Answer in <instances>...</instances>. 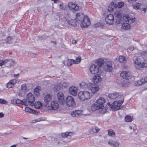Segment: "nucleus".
Listing matches in <instances>:
<instances>
[{"label":"nucleus","mask_w":147,"mask_h":147,"mask_svg":"<svg viewBox=\"0 0 147 147\" xmlns=\"http://www.w3.org/2000/svg\"><path fill=\"white\" fill-rule=\"evenodd\" d=\"M105 99L103 97H100L96 102L93 104L91 107V109L93 111H94L96 110L99 109L104 107V104L105 102Z\"/></svg>","instance_id":"f257e3e1"},{"label":"nucleus","mask_w":147,"mask_h":147,"mask_svg":"<svg viewBox=\"0 0 147 147\" xmlns=\"http://www.w3.org/2000/svg\"><path fill=\"white\" fill-rule=\"evenodd\" d=\"M78 97L81 100H85L90 99L92 96V94L88 91H80L78 94Z\"/></svg>","instance_id":"f03ea898"},{"label":"nucleus","mask_w":147,"mask_h":147,"mask_svg":"<svg viewBox=\"0 0 147 147\" xmlns=\"http://www.w3.org/2000/svg\"><path fill=\"white\" fill-rule=\"evenodd\" d=\"M124 100V98L122 97V99L121 101H116L111 105V108L115 111L117 110L120 109V107L122 103Z\"/></svg>","instance_id":"7ed1b4c3"},{"label":"nucleus","mask_w":147,"mask_h":147,"mask_svg":"<svg viewBox=\"0 0 147 147\" xmlns=\"http://www.w3.org/2000/svg\"><path fill=\"white\" fill-rule=\"evenodd\" d=\"M66 104L68 107H74L76 105L74 99L71 96H68L66 99Z\"/></svg>","instance_id":"20e7f679"},{"label":"nucleus","mask_w":147,"mask_h":147,"mask_svg":"<svg viewBox=\"0 0 147 147\" xmlns=\"http://www.w3.org/2000/svg\"><path fill=\"white\" fill-rule=\"evenodd\" d=\"M59 107V105L56 101H51L50 105L48 106V109L49 110H57Z\"/></svg>","instance_id":"39448f33"},{"label":"nucleus","mask_w":147,"mask_h":147,"mask_svg":"<svg viewBox=\"0 0 147 147\" xmlns=\"http://www.w3.org/2000/svg\"><path fill=\"white\" fill-rule=\"evenodd\" d=\"M26 98L28 101V103L31 106H33L35 99L34 95L31 93H29L26 96Z\"/></svg>","instance_id":"423d86ee"},{"label":"nucleus","mask_w":147,"mask_h":147,"mask_svg":"<svg viewBox=\"0 0 147 147\" xmlns=\"http://www.w3.org/2000/svg\"><path fill=\"white\" fill-rule=\"evenodd\" d=\"M68 8L72 12H75L79 10V6L73 3H69L68 5Z\"/></svg>","instance_id":"0eeeda50"},{"label":"nucleus","mask_w":147,"mask_h":147,"mask_svg":"<svg viewBox=\"0 0 147 147\" xmlns=\"http://www.w3.org/2000/svg\"><path fill=\"white\" fill-rule=\"evenodd\" d=\"M80 24L82 28H86L90 24V21L88 17L87 16H85L84 18Z\"/></svg>","instance_id":"6e6552de"},{"label":"nucleus","mask_w":147,"mask_h":147,"mask_svg":"<svg viewBox=\"0 0 147 147\" xmlns=\"http://www.w3.org/2000/svg\"><path fill=\"white\" fill-rule=\"evenodd\" d=\"M113 63L111 61H108L107 63L104 67V70L106 72H111L113 69Z\"/></svg>","instance_id":"1a4fd4ad"},{"label":"nucleus","mask_w":147,"mask_h":147,"mask_svg":"<svg viewBox=\"0 0 147 147\" xmlns=\"http://www.w3.org/2000/svg\"><path fill=\"white\" fill-rule=\"evenodd\" d=\"M105 21L107 24H112L114 22V18L113 16L111 14L107 16L105 18Z\"/></svg>","instance_id":"9d476101"},{"label":"nucleus","mask_w":147,"mask_h":147,"mask_svg":"<svg viewBox=\"0 0 147 147\" xmlns=\"http://www.w3.org/2000/svg\"><path fill=\"white\" fill-rule=\"evenodd\" d=\"M120 75L121 77L126 80H129L131 77V76L129 71H123L121 72Z\"/></svg>","instance_id":"9b49d317"},{"label":"nucleus","mask_w":147,"mask_h":147,"mask_svg":"<svg viewBox=\"0 0 147 147\" xmlns=\"http://www.w3.org/2000/svg\"><path fill=\"white\" fill-rule=\"evenodd\" d=\"M99 68L98 66L95 64L92 65L90 67V71L92 74H94L98 73L99 71Z\"/></svg>","instance_id":"f8f14e48"},{"label":"nucleus","mask_w":147,"mask_h":147,"mask_svg":"<svg viewBox=\"0 0 147 147\" xmlns=\"http://www.w3.org/2000/svg\"><path fill=\"white\" fill-rule=\"evenodd\" d=\"M85 16L82 13H78L76 15V22L78 24L81 22V21L84 18Z\"/></svg>","instance_id":"ddd939ff"},{"label":"nucleus","mask_w":147,"mask_h":147,"mask_svg":"<svg viewBox=\"0 0 147 147\" xmlns=\"http://www.w3.org/2000/svg\"><path fill=\"white\" fill-rule=\"evenodd\" d=\"M58 101L59 103L63 105L64 103V97L63 94L61 92H59L57 94Z\"/></svg>","instance_id":"4468645a"},{"label":"nucleus","mask_w":147,"mask_h":147,"mask_svg":"<svg viewBox=\"0 0 147 147\" xmlns=\"http://www.w3.org/2000/svg\"><path fill=\"white\" fill-rule=\"evenodd\" d=\"M88 89L93 93L96 92L99 89L98 87L95 84L90 83V84Z\"/></svg>","instance_id":"2eb2a0df"},{"label":"nucleus","mask_w":147,"mask_h":147,"mask_svg":"<svg viewBox=\"0 0 147 147\" xmlns=\"http://www.w3.org/2000/svg\"><path fill=\"white\" fill-rule=\"evenodd\" d=\"M147 82V77H144L141 78L140 80L134 83V85L136 86H138L145 84Z\"/></svg>","instance_id":"dca6fc26"},{"label":"nucleus","mask_w":147,"mask_h":147,"mask_svg":"<svg viewBox=\"0 0 147 147\" xmlns=\"http://www.w3.org/2000/svg\"><path fill=\"white\" fill-rule=\"evenodd\" d=\"M135 66L138 69H140L143 67L142 62L141 61L140 59L139 58H136L134 62Z\"/></svg>","instance_id":"f3484780"},{"label":"nucleus","mask_w":147,"mask_h":147,"mask_svg":"<svg viewBox=\"0 0 147 147\" xmlns=\"http://www.w3.org/2000/svg\"><path fill=\"white\" fill-rule=\"evenodd\" d=\"M109 145L111 146L117 147L119 146V143L116 140H110L108 141Z\"/></svg>","instance_id":"a211bd4d"},{"label":"nucleus","mask_w":147,"mask_h":147,"mask_svg":"<svg viewBox=\"0 0 147 147\" xmlns=\"http://www.w3.org/2000/svg\"><path fill=\"white\" fill-rule=\"evenodd\" d=\"M81 61V58L79 57L77 58L76 60H73L72 59H70L68 60L67 65L69 66H71L73 63H75L76 64H78Z\"/></svg>","instance_id":"6ab92c4d"},{"label":"nucleus","mask_w":147,"mask_h":147,"mask_svg":"<svg viewBox=\"0 0 147 147\" xmlns=\"http://www.w3.org/2000/svg\"><path fill=\"white\" fill-rule=\"evenodd\" d=\"M77 89L76 87L72 86L70 87L69 89V92L72 95L76 96L77 93Z\"/></svg>","instance_id":"aec40b11"},{"label":"nucleus","mask_w":147,"mask_h":147,"mask_svg":"<svg viewBox=\"0 0 147 147\" xmlns=\"http://www.w3.org/2000/svg\"><path fill=\"white\" fill-rule=\"evenodd\" d=\"M117 4L114 3H111L108 7V9L109 11L112 12L114 9L117 7Z\"/></svg>","instance_id":"412c9836"},{"label":"nucleus","mask_w":147,"mask_h":147,"mask_svg":"<svg viewBox=\"0 0 147 147\" xmlns=\"http://www.w3.org/2000/svg\"><path fill=\"white\" fill-rule=\"evenodd\" d=\"M82 113V110H75L71 113V115L73 117H76L81 115Z\"/></svg>","instance_id":"4be33fe9"},{"label":"nucleus","mask_w":147,"mask_h":147,"mask_svg":"<svg viewBox=\"0 0 147 147\" xmlns=\"http://www.w3.org/2000/svg\"><path fill=\"white\" fill-rule=\"evenodd\" d=\"M102 80V78L99 74H97L93 78V80L95 84L99 83Z\"/></svg>","instance_id":"5701e85b"},{"label":"nucleus","mask_w":147,"mask_h":147,"mask_svg":"<svg viewBox=\"0 0 147 147\" xmlns=\"http://www.w3.org/2000/svg\"><path fill=\"white\" fill-rule=\"evenodd\" d=\"M124 19L126 22H128L129 23H132L135 20V18L133 16H129L127 17H125Z\"/></svg>","instance_id":"b1692460"},{"label":"nucleus","mask_w":147,"mask_h":147,"mask_svg":"<svg viewBox=\"0 0 147 147\" xmlns=\"http://www.w3.org/2000/svg\"><path fill=\"white\" fill-rule=\"evenodd\" d=\"M16 82V80L13 79L9 81L7 84V87L8 88H12Z\"/></svg>","instance_id":"393cba45"},{"label":"nucleus","mask_w":147,"mask_h":147,"mask_svg":"<svg viewBox=\"0 0 147 147\" xmlns=\"http://www.w3.org/2000/svg\"><path fill=\"white\" fill-rule=\"evenodd\" d=\"M104 62V61L103 59H97L95 64L98 66L99 67H101L103 65Z\"/></svg>","instance_id":"a878e982"},{"label":"nucleus","mask_w":147,"mask_h":147,"mask_svg":"<svg viewBox=\"0 0 147 147\" xmlns=\"http://www.w3.org/2000/svg\"><path fill=\"white\" fill-rule=\"evenodd\" d=\"M52 98V96L51 95L49 94H47L45 96L44 100L46 104H48V102L51 100Z\"/></svg>","instance_id":"bb28decb"},{"label":"nucleus","mask_w":147,"mask_h":147,"mask_svg":"<svg viewBox=\"0 0 147 147\" xmlns=\"http://www.w3.org/2000/svg\"><path fill=\"white\" fill-rule=\"evenodd\" d=\"M64 19L65 20V21L69 25H71L73 26H75L77 25L76 23L77 22H76V20H69L68 19H66L65 18H64Z\"/></svg>","instance_id":"cd10ccee"},{"label":"nucleus","mask_w":147,"mask_h":147,"mask_svg":"<svg viewBox=\"0 0 147 147\" xmlns=\"http://www.w3.org/2000/svg\"><path fill=\"white\" fill-rule=\"evenodd\" d=\"M90 83H88L87 84L82 82L80 84V87L83 89H86L87 88H88V89H89V87Z\"/></svg>","instance_id":"c85d7f7f"},{"label":"nucleus","mask_w":147,"mask_h":147,"mask_svg":"<svg viewBox=\"0 0 147 147\" xmlns=\"http://www.w3.org/2000/svg\"><path fill=\"white\" fill-rule=\"evenodd\" d=\"M99 130V129L96 127L90 129L88 131V132L90 134H93L94 133L98 132Z\"/></svg>","instance_id":"c756f323"},{"label":"nucleus","mask_w":147,"mask_h":147,"mask_svg":"<svg viewBox=\"0 0 147 147\" xmlns=\"http://www.w3.org/2000/svg\"><path fill=\"white\" fill-rule=\"evenodd\" d=\"M119 96V94L117 93L110 94L109 95V98L112 99H115Z\"/></svg>","instance_id":"7c9ffc66"},{"label":"nucleus","mask_w":147,"mask_h":147,"mask_svg":"<svg viewBox=\"0 0 147 147\" xmlns=\"http://www.w3.org/2000/svg\"><path fill=\"white\" fill-rule=\"evenodd\" d=\"M61 85L60 83H58L54 85L53 88V89L54 91L57 92L59 91L61 88Z\"/></svg>","instance_id":"2f4dec72"},{"label":"nucleus","mask_w":147,"mask_h":147,"mask_svg":"<svg viewBox=\"0 0 147 147\" xmlns=\"http://www.w3.org/2000/svg\"><path fill=\"white\" fill-rule=\"evenodd\" d=\"M130 25L128 23H125L123 24L122 28L123 29L127 30L130 28Z\"/></svg>","instance_id":"473e14b6"},{"label":"nucleus","mask_w":147,"mask_h":147,"mask_svg":"<svg viewBox=\"0 0 147 147\" xmlns=\"http://www.w3.org/2000/svg\"><path fill=\"white\" fill-rule=\"evenodd\" d=\"M34 106L36 109H38L42 107V103L40 102H36L35 103Z\"/></svg>","instance_id":"72a5a7b5"},{"label":"nucleus","mask_w":147,"mask_h":147,"mask_svg":"<svg viewBox=\"0 0 147 147\" xmlns=\"http://www.w3.org/2000/svg\"><path fill=\"white\" fill-rule=\"evenodd\" d=\"M126 61V58L124 56H120L119 57V61L120 63L124 62Z\"/></svg>","instance_id":"f704fd0d"},{"label":"nucleus","mask_w":147,"mask_h":147,"mask_svg":"<svg viewBox=\"0 0 147 147\" xmlns=\"http://www.w3.org/2000/svg\"><path fill=\"white\" fill-rule=\"evenodd\" d=\"M108 134L112 137H114L115 136V133L114 131L111 129H109L108 131Z\"/></svg>","instance_id":"c9c22d12"},{"label":"nucleus","mask_w":147,"mask_h":147,"mask_svg":"<svg viewBox=\"0 0 147 147\" xmlns=\"http://www.w3.org/2000/svg\"><path fill=\"white\" fill-rule=\"evenodd\" d=\"M141 4L140 3H135L133 5V7L134 9H140L141 7Z\"/></svg>","instance_id":"e433bc0d"},{"label":"nucleus","mask_w":147,"mask_h":147,"mask_svg":"<svg viewBox=\"0 0 147 147\" xmlns=\"http://www.w3.org/2000/svg\"><path fill=\"white\" fill-rule=\"evenodd\" d=\"M25 111L27 112H28L30 113H34L35 111L34 110L28 107H26L25 109Z\"/></svg>","instance_id":"4c0bfd02"},{"label":"nucleus","mask_w":147,"mask_h":147,"mask_svg":"<svg viewBox=\"0 0 147 147\" xmlns=\"http://www.w3.org/2000/svg\"><path fill=\"white\" fill-rule=\"evenodd\" d=\"M21 89L24 92L27 90L26 85L25 84H23L21 85Z\"/></svg>","instance_id":"58836bf2"},{"label":"nucleus","mask_w":147,"mask_h":147,"mask_svg":"<svg viewBox=\"0 0 147 147\" xmlns=\"http://www.w3.org/2000/svg\"><path fill=\"white\" fill-rule=\"evenodd\" d=\"M125 120L126 121L130 122L132 121V119L131 116L127 115L125 117Z\"/></svg>","instance_id":"ea45409f"},{"label":"nucleus","mask_w":147,"mask_h":147,"mask_svg":"<svg viewBox=\"0 0 147 147\" xmlns=\"http://www.w3.org/2000/svg\"><path fill=\"white\" fill-rule=\"evenodd\" d=\"M41 88L39 86H38L36 87L34 90V92L35 94H36V93L38 94Z\"/></svg>","instance_id":"a19ab883"},{"label":"nucleus","mask_w":147,"mask_h":147,"mask_svg":"<svg viewBox=\"0 0 147 147\" xmlns=\"http://www.w3.org/2000/svg\"><path fill=\"white\" fill-rule=\"evenodd\" d=\"M9 60L8 59H6L4 61L2 60H0V66H1L3 65L5 63H7L9 61Z\"/></svg>","instance_id":"79ce46f5"},{"label":"nucleus","mask_w":147,"mask_h":147,"mask_svg":"<svg viewBox=\"0 0 147 147\" xmlns=\"http://www.w3.org/2000/svg\"><path fill=\"white\" fill-rule=\"evenodd\" d=\"M69 84L67 82H63L61 84L62 87L63 88H65Z\"/></svg>","instance_id":"37998d69"},{"label":"nucleus","mask_w":147,"mask_h":147,"mask_svg":"<svg viewBox=\"0 0 147 147\" xmlns=\"http://www.w3.org/2000/svg\"><path fill=\"white\" fill-rule=\"evenodd\" d=\"M43 120V119L41 117H40V118H38L36 120H32V122L33 123H35L36 122H39V121H42Z\"/></svg>","instance_id":"c03bdc74"},{"label":"nucleus","mask_w":147,"mask_h":147,"mask_svg":"<svg viewBox=\"0 0 147 147\" xmlns=\"http://www.w3.org/2000/svg\"><path fill=\"white\" fill-rule=\"evenodd\" d=\"M117 5V7L118 8H120L122 7L124 5V3L123 2H119L118 3Z\"/></svg>","instance_id":"a18cd8bd"},{"label":"nucleus","mask_w":147,"mask_h":147,"mask_svg":"<svg viewBox=\"0 0 147 147\" xmlns=\"http://www.w3.org/2000/svg\"><path fill=\"white\" fill-rule=\"evenodd\" d=\"M101 109V110H99V112L100 113L103 114H104L105 112L106 111V110L105 109V108H100L99 109Z\"/></svg>","instance_id":"49530a36"},{"label":"nucleus","mask_w":147,"mask_h":147,"mask_svg":"<svg viewBox=\"0 0 147 147\" xmlns=\"http://www.w3.org/2000/svg\"><path fill=\"white\" fill-rule=\"evenodd\" d=\"M142 65H143V67H147V59H146L144 62H142Z\"/></svg>","instance_id":"de8ad7c7"},{"label":"nucleus","mask_w":147,"mask_h":147,"mask_svg":"<svg viewBox=\"0 0 147 147\" xmlns=\"http://www.w3.org/2000/svg\"><path fill=\"white\" fill-rule=\"evenodd\" d=\"M0 103L6 104L7 103V102L3 99L0 98Z\"/></svg>","instance_id":"09e8293b"},{"label":"nucleus","mask_w":147,"mask_h":147,"mask_svg":"<svg viewBox=\"0 0 147 147\" xmlns=\"http://www.w3.org/2000/svg\"><path fill=\"white\" fill-rule=\"evenodd\" d=\"M17 99H13L11 100V102L13 105L16 104Z\"/></svg>","instance_id":"8fccbe9b"},{"label":"nucleus","mask_w":147,"mask_h":147,"mask_svg":"<svg viewBox=\"0 0 147 147\" xmlns=\"http://www.w3.org/2000/svg\"><path fill=\"white\" fill-rule=\"evenodd\" d=\"M67 134H67V132L65 133H62L61 134V136L62 137H66L67 138H69L68 137Z\"/></svg>","instance_id":"3c124183"},{"label":"nucleus","mask_w":147,"mask_h":147,"mask_svg":"<svg viewBox=\"0 0 147 147\" xmlns=\"http://www.w3.org/2000/svg\"><path fill=\"white\" fill-rule=\"evenodd\" d=\"M67 136L68 137H69V138H70V136L73 135L74 134V133L72 132H67Z\"/></svg>","instance_id":"603ef678"},{"label":"nucleus","mask_w":147,"mask_h":147,"mask_svg":"<svg viewBox=\"0 0 147 147\" xmlns=\"http://www.w3.org/2000/svg\"><path fill=\"white\" fill-rule=\"evenodd\" d=\"M100 22H98L94 25V27H100Z\"/></svg>","instance_id":"864d4df0"},{"label":"nucleus","mask_w":147,"mask_h":147,"mask_svg":"<svg viewBox=\"0 0 147 147\" xmlns=\"http://www.w3.org/2000/svg\"><path fill=\"white\" fill-rule=\"evenodd\" d=\"M21 102H25L26 103L27 102L28 103V101L27 100V99H24L22 100H21Z\"/></svg>","instance_id":"5fc2aeb1"},{"label":"nucleus","mask_w":147,"mask_h":147,"mask_svg":"<svg viewBox=\"0 0 147 147\" xmlns=\"http://www.w3.org/2000/svg\"><path fill=\"white\" fill-rule=\"evenodd\" d=\"M100 27L102 28L104 26L105 24L103 23L100 22Z\"/></svg>","instance_id":"6e6d98bb"},{"label":"nucleus","mask_w":147,"mask_h":147,"mask_svg":"<svg viewBox=\"0 0 147 147\" xmlns=\"http://www.w3.org/2000/svg\"><path fill=\"white\" fill-rule=\"evenodd\" d=\"M4 90V88L3 87V86H0V91L2 92Z\"/></svg>","instance_id":"4d7b16f0"},{"label":"nucleus","mask_w":147,"mask_h":147,"mask_svg":"<svg viewBox=\"0 0 147 147\" xmlns=\"http://www.w3.org/2000/svg\"><path fill=\"white\" fill-rule=\"evenodd\" d=\"M16 101H17L16 104H18L20 103H21V100H20L19 99H17Z\"/></svg>","instance_id":"13d9d810"},{"label":"nucleus","mask_w":147,"mask_h":147,"mask_svg":"<svg viewBox=\"0 0 147 147\" xmlns=\"http://www.w3.org/2000/svg\"><path fill=\"white\" fill-rule=\"evenodd\" d=\"M134 49V48L132 47H130L128 49L129 50L131 51H132Z\"/></svg>","instance_id":"bf43d9fd"},{"label":"nucleus","mask_w":147,"mask_h":147,"mask_svg":"<svg viewBox=\"0 0 147 147\" xmlns=\"http://www.w3.org/2000/svg\"><path fill=\"white\" fill-rule=\"evenodd\" d=\"M146 8H142L141 9V11H144V13H145L146 11Z\"/></svg>","instance_id":"052dcab7"},{"label":"nucleus","mask_w":147,"mask_h":147,"mask_svg":"<svg viewBox=\"0 0 147 147\" xmlns=\"http://www.w3.org/2000/svg\"><path fill=\"white\" fill-rule=\"evenodd\" d=\"M72 42L73 44H75L77 43V41L76 40H72Z\"/></svg>","instance_id":"680f3d73"},{"label":"nucleus","mask_w":147,"mask_h":147,"mask_svg":"<svg viewBox=\"0 0 147 147\" xmlns=\"http://www.w3.org/2000/svg\"><path fill=\"white\" fill-rule=\"evenodd\" d=\"M7 39L8 41H9L10 40L12 39V38L11 37H7Z\"/></svg>","instance_id":"e2e57ef3"},{"label":"nucleus","mask_w":147,"mask_h":147,"mask_svg":"<svg viewBox=\"0 0 147 147\" xmlns=\"http://www.w3.org/2000/svg\"><path fill=\"white\" fill-rule=\"evenodd\" d=\"M4 115L2 113H0V118L3 117L4 116Z\"/></svg>","instance_id":"0e129e2a"},{"label":"nucleus","mask_w":147,"mask_h":147,"mask_svg":"<svg viewBox=\"0 0 147 147\" xmlns=\"http://www.w3.org/2000/svg\"><path fill=\"white\" fill-rule=\"evenodd\" d=\"M128 1L129 2H135L136 1V0H128Z\"/></svg>","instance_id":"69168bd1"},{"label":"nucleus","mask_w":147,"mask_h":147,"mask_svg":"<svg viewBox=\"0 0 147 147\" xmlns=\"http://www.w3.org/2000/svg\"><path fill=\"white\" fill-rule=\"evenodd\" d=\"M21 104L22 105H26V103H25V102H21Z\"/></svg>","instance_id":"338daca9"},{"label":"nucleus","mask_w":147,"mask_h":147,"mask_svg":"<svg viewBox=\"0 0 147 147\" xmlns=\"http://www.w3.org/2000/svg\"><path fill=\"white\" fill-rule=\"evenodd\" d=\"M10 147H16V145H13L11 146Z\"/></svg>","instance_id":"774afa93"}]
</instances>
